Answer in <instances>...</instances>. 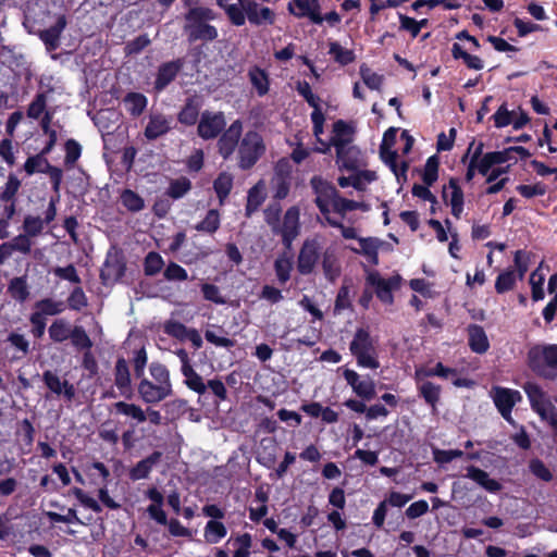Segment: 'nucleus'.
Here are the masks:
<instances>
[{
	"instance_id": "nucleus-31",
	"label": "nucleus",
	"mask_w": 557,
	"mask_h": 557,
	"mask_svg": "<svg viewBox=\"0 0 557 557\" xmlns=\"http://www.w3.org/2000/svg\"><path fill=\"white\" fill-rule=\"evenodd\" d=\"M8 293L10 296L18 301L24 302L29 297V287L27 283V276H16L13 277L8 285Z\"/></svg>"
},
{
	"instance_id": "nucleus-20",
	"label": "nucleus",
	"mask_w": 557,
	"mask_h": 557,
	"mask_svg": "<svg viewBox=\"0 0 557 557\" xmlns=\"http://www.w3.org/2000/svg\"><path fill=\"white\" fill-rule=\"evenodd\" d=\"M288 8L298 17L307 16L315 24L323 22L317 0H295L293 3H289Z\"/></svg>"
},
{
	"instance_id": "nucleus-6",
	"label": "nucleus",
	"mask_w": 557,
	"mask_h": 557,
	"mask_svg": "<svg viewBox=\"0 0 557 557\" xmlns=\"http://www.w3.org/2000/svg\"><path fill=\"white\" fill-rule=\"evenodd\" d=\"M523 389L529 398L531 408L545 421L557 435V409L546 393L535 383L528 382Z\"/></svg>"
},
{
	"instance_id": "nucleus-58",
	"label": "nucleus",
	"mask_w": 557,
	"mask_h": 557,
	"mask_svg": "<svg viewBox=\"0 0 557 557\" xmlns=\"http://www.w3.org/2000/svg\"><path fill=\"white\" fill-rule=\"evenodd\" d=\"M21 187V181L14 174H10L5 185L2 188L0 198L3 201H13Z\"/></svg>"
},
{
	"instance_id": "nucleus-9",
	"label": "nucleus",
	"mask_w": 557,
	"mask_h": 557,
	"mask_svg": "<svg viewBox=\"0 0 557 557\" xmlns=\"http://www.w3.org/2000/svg\"><path fill=\"white\" fill-rule=\"evenodd\" d=\"M300 210L293 206L288 208L283 216L282 225L275 223L270 213H267V222L272 225L275 233L280 234L287 246L298 236L300 231Z\"/></svg>"
},
{
	"instance_id": "nucleus-56",
	"label": "nucleus",
	"mask_w": 557,
	"mask_h": 557,
	"mask_svg": "<svg viewBox=\"0 0 557 557\" xmlns=\"http://www.w3.org/2000/svg\"><path fill=\"white\" fill-rule=\"evenodd\" d=\"M121 200L124 207L131 211H140L144 208L143 198L133 190L126 189L121 195Z\"/></svg>"
},
{
	"instance_id": "nucleus-40",
	"label": "nucleus",
	"mask_w": 557,
	"mask_h": 557,
	"mask_svg": "<svg viewBox=\"0 0 557 557\" xmlns=\"http://www.w3.org/2000/svg\"><path fill=\"white\" fill-rule=\"evenodd\" d=\"M289 186L290 182L288 175L284 174L281 170H276L272 178L273 197L284 199L289 193Z\"/></svg>"
},
{
	"instance_id": "nucleus-33",
	"label": "nucleus",
	"mask_w": 557,
	"mask_h": 557,
	"mask_svg": "<svg viewBox=\"0 0 557 557\" xmlns=\"http://www.w3.org/2000/svg\"><path fill=\"white\" fill-rule=\"evenodd\" d=\"M113 408L115 413L126 416L137 423H144L146 421L145 410L134 403L117 401L113 405Z\"/></svg>"
},
{
	"instance_id": "nucleus-44",
	"label": "nucleus",
	"mask_w": 557,
	"mask_h": 557,
	"mask_svg": "<svg viewBox=\"0 0 557 557\" xmlns=\"http://www.w3.org/2000/svg\"><path fill=\"white\" fill-rule=\"evenodd\" d=\"M482 149H483V144L480 143V144L475 145V143L472 141L469 145L466 156L462 158L463 162L466 161V159L470 158V161L468 164V170L466 173V180L468 182L473 180V177L475 175V171H478L476 170V159L482 153Z\"/></svg>"
},
{
	"instance_id": "nucleus-64",
	"label": "nucleus",
	"mask_w": 557,
	"mask_h": 557,
	"mask_svg": "<svg viewBox=\"0 0 557 557\" xmlns=\"http://www.w3.org/2000/svg\"><path fill=\"white\" fill-rule=\"evenodd\" d=\"M67 305L72 310L81 311L88 305L87 297L81 287H75L67 298Z\"/></svg>"
},
{
	"instance_id": "nucleus-16",
	"label": "nucleus",
	"mask_w": 557,
	"mask_h": 557,
	"mask_svg": "<svg viewBox=\"0 0 557 557\" xmlns=\"http://www.w3.org/2000/svg\"><path fill=\"white\" fill-rule=\"evenodd\" d=\"M357 244L358 246H350L349 249L363 256L370 264H379V251L386 245L384 240L377 237H361Z\"/></svg>"
},
{
	"instance_id": "nucleus-45",
	"label": "nucleus",
	"mask_w": 557,
	"mask_h": 557,
	"mask_svg": "<svg viewBox=\"0 0 557 557\" xmlns=\"http://www.w3.org/2000/svg\"><path fill=\"white\" fill-rule=\"evenodd\" d=\"M248 75L258 95L264 96L269 91V78L267 73L259 67H252L249 70Z\"/></svg>"
},
{
	"instance_id": "nucleus-10",
	"label": "nucleus",
	"mask_w": 557,
	"mask_h": 557,
	"mask_svg": "<svg viewBox=\"0 0 557 557\" xmlns=\"http://www.w3.org/2000/svg\"><path fill=\"white\" fill-rule=\"evenodd\" d=\"M400 280L399 275L383 277L376 271L369 272L367 276V283L374 288L376 297L385 305L393 304V292L399 288Z\"/></svg>"
},
{
	"instance_id": "nucleus-7",
	"label": "nucleus",
	"mask_w": 557,
	"mask_h": 557,
	"mask_svg": "<svg viewBox=\"0 0 557 557\" xmlns=\"http://www.w3.org/2000/svg\"><path fill=\"white\" fill-rule=\"evenodd\" d=\"M528 359L533 371L544 377H552L557 370V345L534 346Z\"/></svg>"
},
{
	"instance_id": "nucleus-49",
	"label": "nucleus",
	"mask_w": 557,
	"mask_h": 557,
	"mask_svg": "<svg viewBox=\"0 0 557 557\" xmlns=\"http://www.w3.org/2000/svg\"><path fill=\"white\" fill-rule=\"evenodd\" d=\"M517 281V274L513 270L502 272L495 282V289L498 294L506 293L513 288Z\"/></svg>"
},
{
	"instance_id": "nucleus-23",
	"label": "nucleus",
	"mask_w": 557,
	"mask_h": 557,
	"mask_svg": "<svg viewBox=\"0 0 557 557\" xmlns=\"http://www.w3.org/2000/svg\"><path fill=\"white\" fill-rule=\"evenodd\" d=\"M114 383L122 396H132L131 373L127 362L123 358H120L115 363Z\"/></svg>"
},
{
	"instance_id": "nucleus-52",
	"label": "nucleus",
	"mask_w": 557,
	"mask_h": 557,
	"mask_svg": "<svg viewBox=\"0 0 557 557\" xmlns=\"http://www.w3.org/2000/svg\"><path fill=\"white\" fill-rule=\"evenodd\" d=\"M199 115V104L194 100H189L183 110L178 114V120L181 123L186 125H194Z\"/></svg>"
},
{
	"instance_id": "nucleus-21",
	"label": "nucleus",
	"mask_w": 557,
	"mask_h": 557,
	"mask_svg": "<svg viewBox=\"0 0 557 557\" xmlns=\"http://www.w3.org/2000/svg\"><path fill=\"white\" fill-rule=\"evenodd\" d=\"M444 200L451 208V214L459 219L463 211V193L456 180H450L443 190Z\"/></svg>"
},
{
	"instance_id": "nucleus-60",
	"label": "nucleus",
	"mask_w": 557,
	"mask_h": 557,
	"mask_svg": "<svg viewBox=\"0 0 557 557\" xmlns=\"http://www.w3.org/2000/svg\"><path fill=\"white\" fill-rule=\"evenodd\" d=\"M438 160L435 156L430 157L424 165L422 180L428 186L433 185L437 180Z\"/></svg>"
},
{
	"instance_id": "nucleus-22",
	"label": "nucleus",
	"mask_w": 557,
	"mask_h": 557,
	"mask_svg": "<svg viewBox=\"0 0 557 557\" xmlns=\"http://www.w3.org/2000/svg\"><path fill=\"white\" fill-rule=\"evenodd\" d=\"M65 27L66 18L64 15H60L53 26L39 33V37L44 41L48 51H53L59 48L60 37Z\"/></svg>"
},
{
	"instance_id": "nucleus-62",
	"label": "nucleus",
	"mask_w": 557,
	"mask_h": 557,
	"mask_svg": "<svg viewBox=\"0 0 557 557\" xmlns=\"http://www.w3.org/2000/svg\"><path fill=\"white\" fill-rule=\"evenodd\" d=\"M191 187L190 181L186 177H180L171 182L168 194L174 199L183 197Z\"/></svg>"
},
{
	"instance_id": "nucleus-24",
	"label": "nucleus",
	"mask_w": 557,
	"mask_h": 557,
	"mask_svg": "<svg viewBox=\"0 0 557 557\" xmlns=\"http://www.w3.org/2000/svg\"><path fill=\"white\" fill-rule=\"evenodd\" d=\"M171 123L172 120L163 114H151L145 128V136L148 139H156L170 131Z\"/></svg>"
},
{
	"instance_id": "nucleus-57",
	"label": "nucleus",
	"mask_w": 557,
	"mask_h": 557,
	"mask_svg": "<svg viewBox=\"0 0 557 557\" xmlns=\"http://www.w3.org/2000/svg\"><path fill=\"white\" fill-rule=\"evenodd\" d=\"M360 75L363 83L373 90L380 89L383 83V76L377 73L371 71L367 65L360 66Z\"/></svg>"
},
{
	"instance_id": "nucleus-35",
	"label": "nucleus",
	"mask_w": 557,
	"mask_h": 557,
	"mask_svg": "<svg viewBox=\"0 0 557 557\" xmlns=\"http://www.w3.org/2000/svg\"><path fill=\"white\" fill-rule=\"evenodd\" d=\"M73 327L64 319L54 320L49 326V336L54 343H63L71 338Z\"/></svg>"
},
{
	"instance_id": "nucleus-13",
	"label": "nucleus",
	"mask_w": 557,
	"mask_h": 557,
	"mask_svg": "<svg viewBox=\"0 0 557 557\" xmlns=\"http://www.w3.org/2000/svg\"><path fill=\"white\" fill-rule=\"evenodd\" d=\"M517 152L527 154L525 148L521 146L510 147L504 151L488 152L484 156L482 153L476 159V170L480 174L486 175L490 170L496 164H503L511 159V153Z\"/></svg>"
},
{
	"instance_id": "nucleus-5",
	"label": "nucleus",
	"mask_w": 557,
	"mask_h": 557,
	"mask_svg": "<svg viewBox=\"0 0 557 557\" xmlns=\"http://www.w3.org/2000/svg\"><path fill=\"white\" fill-rule=\"evenodd\" d=\"M350 352L361 368L377 369L380 367L376 341L366 329H358L349 345Z\"/></svg>"
},
{
	"instance_id": "nucleus-29",
	"label": "nucleus",
	"mask_w": 557,
	"mask_h": 557,
	"mask_svg": "<svg viewBox=\"0 0 557 557\" xmlns=\"http://www.w3.org/2000/svg\"><path fill=\"white\" fill-rule=\"evenodd\" d=\"M467 478L473 480L491 493H496L502 487V485L496 480L490 478L487 472L473 466L467 469Z\"/></svg>"
},
{
	"instance_id": "nucleus-27",
	"label": "nucleus",
	"mask_w": 557,
	"mask_h": 557,
	"mask_svg": "<svg viewBox=\"0 0 557 557\" xmlns=\"http://www.w3.org/2000/svg\"><path fill=\"white\" fill-rule=\"evenodd\" d=\"M162 454L154 451L147 458L137 462V465L129 471V478L134 481L146 479L152 468L160 461Z\"/></svg>"
},
{
	"instance_id": "nucleus-55",
	"label": "nucleus",
	"mask_w": 557,
	"mask_h": 557,
	"mask_svg": "<svg viewBox=\"0 0 557 557\" xmlns=\"http://www.w3.org/2000/svg\"><path fill=\"white\" fill-rule=\"evenodd\" d=\"M544 281H545V276L540 271V269H537L531 273L530 284L532 287V298L534 301H539L544 298V289H543Z\"/></svg>"
},
{
	"instance_id": "nucleus-11",
	"label": "nucleus",
	"mask_w": 557,
	"mask_h": 557,
	"mask_svg": "<svg viewBox=\"0 0 557 557\" xmlns=\"http://www.w3.org/2000/svg\"><path fill=\"white\" fill-rule=\"evenodd\" d=\"M491 397L502 417L509 423H513L511 410L522 397L520 392L511 388L495 386L491 389Z\"/></svg>"
},
{
	"instance_id": "nucleus-32",
	"label": "nucleus",
	"mask_w": 557,
	"mask_h": 557,
	"mask_svg": "<svg viewBox=\"0 0 557 557\" xmlns=\"http://www.w3.org/2000/svg\"><path fill=\"white\" fill-rule=\"evenodd\" d=\"M329 54L333 58L335 62L341 65H347L355 61L356 55L354 50L343 47L339 42L334 40H329Z\"/></svg>"
},
{
	"instance_id": "nucleus-38",
	"label": "nucleus",
	"mask_w": 557,
	"mask_h": 557,
	"mask_svg": "<svg viewBox=\"0 0 557 557\" xmlns=\"http://www.w3.org/2000/svg\"><path fill=\"white\" fill-rule=\"evenodd\" d=\"M227 534L225 525L216 520L207 522L203 531L205 540L210 544H216Z\"/></svg>"
},
{
	"instance_id": "nucleus-50",
	"label": "nucleus",
	"mask_w": 557,
	"mask_h": 557,
	"mask_svg": "<svg viewBox=\"0 0 557 557\" xmlns=\"http://www.w3.org/2000/svg\"><path fill=\"white\" fill-rule=\"evenodd\" d=\"M344 219L345 218H342L341 215L334 214V215L330 216L329 219H326L325 221L330 226L339 228L342 236L344 238L356 239L358 242V238H360V237L358 236L357 230L352 226H345L343 224Z\"/></svg>"
},
{
	"instance_id": "nucleus-15",
	"label": "nucleus",
	"mask_w": 557,
	"mask_h": 557,
	"mask_svg": "<svg viewBox=\"0 0 557 557\" xmlns=\"http://www.w3.org/2000/svg\"><path fill=\"white\" fill-rule=\"evenodd\" d=\"M243 133V124L239 120L234 121L228 128L222 134L218 141L219 152L224 158H230L237 146Z\"/></svg>"
},
{
	"instance_id": "nucleus-39",
	"label": "nucleus",
	"mask_w": 557,
	"mask_h": 557,
	"mask_svg": "<svg viewBox=\"0 0 557 557\" xmlns=\"http://www.w3.org/2000/svg\"><path fill=\"white\" fill-rule=\"evenodd\" d=\"M147 102V98L138 92H131L124 98L126 111L134 116H138L144 112Z\"/></svg>"
},
{
	"instance_id": "nucleus-4",
	"label": "nucleus",
	"mask_w": 557,
	"mask_h": 557,
	"mask_svg": "<svg viewBox=\"0 0 557 557\" xmlns=\"http://www.w3.org/2000/svg\"><path fill=\"white\" fill-rule=\"evenodd\" d=\"M139 379L137 392L145 404H159L173 394L170 371L160 362H152L149 366V375Z\"/></svg>"
},
{
	"instance_id": "nucleus-36",
	"label": "nucleus",
	"mask_w": 557,
	"mask_h": 557,
	"mask_svg": "<svg viewBox=\"0 0 557 557\" xmlns=\"http://www.w3.org/2000/svg\"><path fill=\"white\" fill-rule=\"evenodd\" d=\"M186 29L193 39L213 40L218 36L215 27L207 24V22L187 24Z\"/></svg>"
},
{
	"instance_id": "nucleus-46",
	"label": "nucleus",
	"mask_w": 557,
	"mask_h": 557,
	"mask_svg": "<svg viewBox=\"0 0 557 557\" xmlns=\"http://www.w3.org/2000/svg\"><path fill=\"white\" fill-rule=\"evenodd\" d=\"M274 270L278 282L285 284L289 280L293 270L292 259L287 256H280L274 262Z\"/></svg>"
},
{
	"instance_id": "nucleus-14",
	"label": "nucleus",
	"mask_w": 557,
	"mask_h": 557,
	"mask_svg": "<svg viewBox=\"0 0 557 557\" xmlns=\"http://www.w3.org/2000/svg\"><path fill=\"white\" fill-rule=\"evenodd\" d=\"M226 122L222 112H202L198 124V135L203 139L215 138L225 127Z\"/></svg>"
},
{
	"instance_id": "nucleus-3",
	"label": "nucleus",
	"mask_w": 557,
	"mask_h": 557,
	"mask_svg": "<svg viewBox=\"0 0 557 557\" xmlns=\"http://www.w3.org/2000/svg\"><path fill=\"white\" fill-rule=\"evenodd\" d=\"M355 136V125L352 123L338 120L334 122L330 144L321 143L322 147L317 148L319 152L325 153L330 146L336 149V162L339 168L352 169L356 166L359 150L352 146Z\"/></svg>"
},
{
	"instance_id": "nucleus-41",
	"label": "nucleus",
	"mask_w": 557,
	"mask_h": 557,
	"mask_svg": "<svg viewBox=\"0 0 557 557\" xmlns=\"http://www.w3.org/2000/svg\"><path fill=\"white\" fill-rule=\"evenodd\" d=\"M71 342L74 348L77 350L86 351L85 357L89 355V350L92 347V342L83 326H73Z\"/></svg>"
},
{
	"instance_id": "nucleus-18",
	"label": "nucleus",
	"mask_w": 557,
	"mask_h": 557,
	"mask_svg": "<svg viewBox=\"0 0 557 557\" xmlns=\"http://www.w3.org/2000/svg\"><path fill=\"white\" fill-rule=\"evenodd\" d=\"M125 272V263L117 253L108 255L100 277L104 284L117 282Z\"/></svg>"
},
{
	"instance_id": "nucleus-59",
	"label": "nucleus",
	"mask_w": 557,
	"mask_h": 557,
	"mask_svg": "<svg viewBox=\"0 0 557 557\" xmlns=\"http://www.w3.org/2000/svg\"><path fill=\"white\" fill-rule=\"evenodd\" d=\"M517 115V111H509L505 104L500 106L498 110L493 115L494 124L496 127L502 128L508 125H511L513 122V116Z\"/></svg>"
},
{
	"instance_id": "nucleus-63",
	"label": "nucleus",
	"mask_w": 557,
	"mask_h": 557,
	"mask_svg": "<svg viewBox=\"0 0 557 557\" xmlns=\"http://www.w3.org/2000/svg\"><path fill=\"white\" fill-rule=\"evenodd\" d=\"M220 226V215L216 210H210L206 218L196 226L198 231L215 232Z\"/></svg>"
},
{
	"instance_id": "nucleus-53",
	"label": "nucleus",
	"mask_w": 557,
	"mask_h": 557,
	"mask_svg": "<svg viewBox=\"0 0 557 557\" xmlns=\"http://www.w3.org/2000/svg\"><path fill=\"white\" fill-rule=\"evenodd\" d=\"M45 227V222L41 218L35 215H26L23 222V231L28 236H38Z\"/></svg>"
},
{
	"instance_id": "nucleus-47",
	"label": "nucleus",
	"mask_w": 557,
	"mask_h": 557,
	"mask_svg": "<svg viewBox=\"0 0 557 557\" xmlns=\"http://www.w3.org/2000/svg\"><path fill=\"white\" fill-rule=\"evenodd\" d=\"M214 190L222 203L233 187V176L228 173H221L213 184Z\"/></svg>"
},
{
	"instance_id": "nucleus-54",
	"label": "nucleus",
	"mask_w": 557,
	"mask_h": 557,
	"mask_svg": "<svg viewBox=\"0 0 557 557\" xmlns=\"http://www.w3.org/2000/svg\"><path fill=\"white\" fill-rule=\"evenodd\" d=\"M46 108H47L46 95L38 94L28 106L27 116L33 120H38L47 111Z\"/></svg>"
},
{
	"instance_id": "nucleus-12",
	"label": "nucleus",
	"mask_w": 557,
	"mask_h": 557,
	"mask_svg": "<svg viewBox=\"0 0 557 557\" xmlns=\"http://www.w3.org/2000/svg\"><path fill=\"white\" fill-rule=\"evenodd\" d=\"M320 243L318 239H306L299 250L297 258V270L302 275L313 272L320 258Z\"/></svg>"
},
{
	"instance_id": "nucleus-17",
	"label": "nucleus",
	"mask_w": 557,
	"mask_h": 557,
	"mask_svg": "<svg viewBox=\"0 0 557 557\" xmlns=\"http://www.w3.org/2000/svg\"><path fill=\"white\" fill-rule=\"evenodd\" d=\"M344 377L359 397L370 400L375 396V384L372 379H362L356 371L349 369L345 370Z\"/></svg>"
},
{
	"instance_id": "nucleus-48",
	"label": "nucleus",
	"mask_w": 557,
	"mask_h": 557,
	"mask_svg": "<svg viewBox=\"0 0 557 557\" xmlns=\"http://www.w3.org/2000/svg\"><path fill=\"white\" fill-rule=\"evenodd\" d=\"M50 163L46 157L38 153L36 156L29 157L26 160L24 170L28 175H33L35 173H45Z\"/></svg>"
},
{
	"instance_id": "nucleus-8",
	"label": "nucleus",
	"mask_w": 557,
	"mask_h": 557,
	"mask_svg": "<svg viewBox=\"0 0 557 557\" xmlns=\"http://www.w3.org/2000/svg\"><path fill=\"white\" fill-rule=\"evenodd\" d=\"M265 151L262 136L256 131L247 132L238 146L239 166L250 169Z\"/></svg>"
},
{
	"instance_id": "nucleus-51",
	"label": "nucleus",
	"mask_w": 557,
	"mask_h": 557,
	"mask_svg": "<svg viewBox=\"0 0 557 557\" xmlns=\"http://www.w3.org/2000/svg\"><path fill=\"white\" fill-rule=\"evenodd\" d=\"M252 540L248 533L240 534L233 540L235 552L233 557H249Z\"/></svg>"
},
{
	"instance_id": "nucleus-25",
	"label": "nucleus",
	"mask_w": 557,
	"mask_h": 557,
	"mask_svg": "<svg viewBox=\"0 0 557 557\" xmlns=\"http://www.w3.org/2000/svg\"><path fill=\"white\" fill-rule=\"evenodd\" d=\"M468 341L470 348L476 354H483L490 347L486 333L480 325L473 324L468 327Z\"/></svg>"
},
{
	"instance_id": "nucleus-34",
	"label": "nucleus",
	"mask_w": 557,
	"mask_h": 557,
	"mask_svg": "<svg viewBox=\"0 0 557 557\" xmlns=\"http://www.w3.org/2000/svg\"><path fill=\"white\" fill-rule=\"evenodd\" d=\"M322 268L324 275L330 281H335L341 273V264L334 250L326 249L322 255Z\"/></svg>"
},
{
	"instance_id": "nucleus-37",
	"label": "nucleus",
	"mask_w": 557,
	"mask_h": 557,
	"mask_svg": "<svg viewBox=\"0 0 557 557\" xmlns=\"http://www.w3.org/2000/svg\"><path fill=\"white\" fill-rule=\"evenodd\" d=\"M265 199V185L263 182L257 183L248 193L246 212L250 215L255 212Z\"/></svg>"
},
{
	"instance_id": "nucleus-1",
	"label": "nucleus",
	"mask_w": 557,
	"mask_h": 557,
	"mask_svg": "<svg viewBox=\"0 0 557 557\" xmlns=\"http://www.w3.org/2000/svg\"><path fill=\"white\" fill-rule=\"evenodd\" d=\"M310 184L315 194L314 202L325 220L334 214L345 218L349 211L369 209L363 202L341 197L336 188L320 176L312 177Z\"/></svg>"
},
{
	"instance_id": "nucleus-2",
	"label": "nucleus",
	"mask_w": 557,
	"mask_h": 557,
	"mask_svg": "<svg viewBox=\"0 0 557 557\" xmlns=\"http://www.w3.org/2000/svg\"><path fill=\"white\" fill-rule=\"evenodd\" d=\"M268 0H216L231 23L243 26L246 21L253 25L273 24L274 13L263 4Z\"/></svg>"
},
{
	"instance_id": "nucleus-26",
	"label": "nucleus",
	"mask_w": 557,
	"mask_h": 557,
	"mask_svg": "<svg viewBox=\"0 0 557 557\" xmlns=\"http://www.w3.org/2000/svg\"><path fill=\"white\" fill-rule=\"evenodd\" d=\"M419 394L423 397L426 404L432 407V411H436L437 404L441 397V387L432 382L423 380H416Z\"/></svg>"
},
{
	"instance_id": "nucleus-43",
	"label": "nucleus",
	"mask_w": 557,
	"mask_h": 557,
	"mask_svg": "<svg viewBox=\"0 0 557 557\" xmlns=\"http://www.w3.org/2000/svg\"><path fill=\"white\" fill-rule=\"evenodd\" d=\"M456 371L454 369L444 367L441 362H438L433 369H425L423 367L417 368L414 371V380H423L429 376H440V377H449L454 375Z\"/></svg>"
},
{
	"instance_id": "nucleus-42",
	"label": "nucleus",
	"mask_w": 557,
	"mask_h": 557,
	"mask_svg": "<svg viewBox=\"0 0 557 557\" xmlns=\"http://www.w3.org/2000/svg\"><path fill=\"white\" fill-rule=\"evenodd\" d=\"M36 312L45 315H57L64 311V304L52 298H45L36 302Z\"/></svg>"
},
{
	"instance_id": "nucleus-28",
	"label": "nucleus",
	"mask_w": 557,
	"mask_h": 557,
	"mask_svg": "<svg viewBox=\"0 0 557 557\" xmlns=\"http://www.w3.org/2000/svg\"><path fill=\"white\" fill-rule=\"evenodd\" d=\"M181 67L182 63L180 61H172L161 65L156 79V89L162 90L165 88L175 78Z\"/></svg>"
},
{
	"instance_id": "nucleus-61",
	"label": "nucleus",
	"mask_w": 557,
	"mask_h": 557,
	"mask_svg": "<svg viewBox=\"0 0 557 557\" xmlns=\"http://www.w3.org/2000/svg\"><path fill=\"white\" fill-rule=\"evenodd\" d=\"M296 90L300 96H302L308 104L313 108V110L321 109L320 108V98L319 96L312 92L311 86L307 82H298L296 85Z\"/></svg>"
},
{
	"instance_id": "nucleus-19",
	"label": "nucleus",
	"mask_w": 557,
	"mask_h": 557,
	"mask_svg": "<svg viewBox=\"0 0 557 557\" xmlns=\"http://www.w3.org/2000/svg\"><path fill=\"white\" fill-rule=\"evenodd\" d=\"M42 380L46 386L55 395L63 396L66 400L71 401L75 396V388L66 380L52 372L46 371L42 374Z\"/></svg>"
},
{
	"instance_id": "nucleus-30",
	"label": "nucleus",
	"mask_w": 557,
	"mask_h": 557,
	"mask_svg": "<svg viewBox=\"0 0 557 557\" xmlns=\"http://www.w3.org/2000/svg\"><path fill=\"white\" fill-rule=\"evenodd\" d=\"M187 4H195L189 9L188 13L186 14L187 24L202 23L215 18V13L211 8L205 5H197L196 0H187Z\"/></svg>"
}]
</instances>
